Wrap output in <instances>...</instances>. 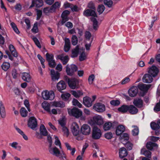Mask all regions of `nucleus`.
I'll use <instances>...</instances> for the list:
<instances>
[{
    "label": "nucleus",
    "mask_w": 160,
    "mask_h": 160,
    "mask_svg": "<svg viewBox=\"0 0 160 160\" xmlns=\"http://www.w3.org/2000/svg\"><path fill=\"white\" fill-rule=\"evenodd\" d=\"M92 121L94 123L99 125L102 124L103 123L102 118L99 115L94 116L92 119Z\"/></svg>",
    "instance_id": "nucleus-15"
},
{
    "label": "nucleus",
    "mask_w": 160,
    "mask_h": 160,
    "mask_svg": "<svg viewBox=\"0 0 160 160\" xmlns=\"http://www.w3.org/2000/svg\"><path fill=\"white\" fill-rule=\"evenodd\" d=\"M22 79L25 82H29L31 80V77L28 73L24 72L22 73Z\"/></svg>",
    "instance_id": "nucleus-29"
},
{
    "label": "nucleus",
    "mask_w": 160,
    "mask_h": 160,
    "mask_svg": "<svg viewBox=\"0 0 160 160\" xmlns=\"http://www.w3.org/2000/svg\"><path fill=\"white\" fill-rule=\"evenodd\" d=\"M55 139L54 143L55 145L57 146L58 145L60 148H61V145L60 141L59 140L58 137L57 136L55 137Z\"/></svg>",
    "instance_id": "nucleus-55"
},
{
    "label": "nucleus",
    "mask_w": 160,
    "mask_h": 160,
    "mask_svg": "<svg viewBox=\"0 0 160 160\" xmlns=\"http://www.w3.org/2000/svg\"><path fill=\"white\" fill-rule=\"evenodd\" d=\"M71 94L75 98H78L81 96L83 95V93L82 91L78 90L75 91L72 90L71 91Z\"/></svg>",
    "instance_id": "nucleus-34"
},
{
    "label": "nucleus",
    "mask_w": 160,
    "mask_h": 160,
    "mask_svg": "<svg viewBox=\"0 0 160 160\" xmlns=\"http://www.w3.org/2000/svg\"><path fill=\"white\" fill-rule=\"evenodd\" d=\"M28 125L32 129L36 130L38 126L37 121L36 118L33 117H30L28 121Z\"/></svg>",
    "instance_id": "nucleus-4"
},
{
    "label": "nucleus",
    "mask_w": 160,
    "mask_h": 160,
    "mask_svg": "<svg viewBox=\"0 0 160 160\" xmlns=\"http://www.w3.org/2000/svg\"><path fill=\"white\" fill-rule=\"evenodd\" d=\"M66 73L69 76H72L75 72L78 70L77 67L75 65L72 64L69 66L67 65L66 67Z\"/></svg>",
    "instance_id": "nucleus-5"
},
{
    "label": "nucleus",
    "mask_w": 160,
    "mask_h": 160,
    "mask_svg": "<svg viewBox=\"0 0 160 160\" xmlns=\"http://www.w3.org/2000/svg\"><path fill=\"white\" fill-rule=\"evenodd\" d=\"M128 111L132 114H135L138 113V110L135 106L133 105H130L128 106Z\"/></svg>",
    "instance_id": "nucleus-24"
},
{
    "label": "nucleus",
    "mask_w": 160,
    "mask_h": 160,
    "mask_svg": "<svg viewBox=\"0 0 160 160\" xmlns=\"http://www.w3.org/2000/svg\"><path fill=\"white\" fill-rule=\"evenodd\" d=\"M90 20L92 22L93 27V29L95 30H97L98 27V22L97 20L94 17L91 18Z\"/></svg>",
    "instance_id": "nucleus-35"
},
{
    "label": "nucleus",
    "mask_w": 160,
    "mask_h": 160,
    "mask_svg": "<svg viewBox=\"0 0 160 160\" xmlns=\"http://www.w3.org/2000/svg\"><path fill=\"white\" fill-rule=\"evenodd\" d=\"M42 108L45 110L49 113L51 112L50 105L46 101H44L42 104Z\"/></svg>",
    "instance_id": "nucleus-26"
},
{
    "label": "nucleus",
    "mask_w": 160,
    "mask_h": 160,
    "mask_svg": "<svg viewBox=\"0 0 160 160\" xmlns=\"http://www.w3.org/2000/svg\"><path fill=\"white\" fill-rule=\"evenodd\" d=\"M157 147L158 145L156 143L151 142H149L147 143L146 145L147 148L150 150H152L153 147Z\"/></svg>",
    "instance_id": "nucleus-39"
},
{
    "label": "nucleus",
    "mask_w": 160,
    "mask_h": 160,
    "mask_svg": "<svg viewBox=\"0 0 160 160\" xmlns=\"http://www.w3.org/2000/svg\"><path fill=\"white\" fill-rule=\"evenodd\" d=\"M66 87V85L65 82L63 81H61L58 82L57 84V88L59 91L65 89Z\"/></svg>",
    "instance_id": "nucleus-21"
},
{
    "label": "nucleus",
    "mask_w": 160,
    "mask_h": 160,
    "mask_svg": "<svg viewBox=\"0 0 160 160\" xmlns=\"http://www.w3.org/2000/svg\"><path fill=\"white\" fill-rule=\"evenodd\" d=\"M52 105L55 107L62 108L65 106L64 103L62 101H54L52 102Z\"/></svg>",
    "instance_id": "nucleus-32"
},
{
    "label": "nucleus",
    "mask_w": 160,
    "mask_h": 160,
    "mask_svg": "<svg viewBox=\"0 0 160 160\" xmlns=\"http://www.w3.org/2000/svg\"><path fill=\"white\" fill-rule=\"evenodd\" d=\"M105 7L102 5H99L97 9V11L99 14H101L104 11Z\"/></svg>",
    "instance_id": "nucleus-50"
},
{
    "label": "nucleus",
    "mask_w": 160,
    "mask_h": 160,
    "mask_svg": "<svg viewBox=\"0 0 160 160\" xmlns=\"http://www.w3.org/2000/svg\"><path fill=\"white\" fill-rule=\"evenodd\" d=\"M79 52V48L78 46H77L74 48L72 51L71 57L74 58L78 57Z\"/></svg>",
    "instance_id": "nucleus-28"
},
{
    "label": "nucleus",
    "mask_w": 160,
    "mask_h": 160,
    "mask_svg": "<svg viewBox=\"0 0 160 160\" xmlns=\"http://www.w3.org/2000/svg\"><path fill=\"white\" fill-rule=\"evenodd\" d=\"M0 114L1 117L4 118L6 115L5 108L3 103L2 101L0 102Z\"/></svg>",
    "instance_id": "nucleus-19"
},
{
    "label": "nucleus",
    "mask_w": 160,
    "mask_h": 160,
    "mask_svg": "<svg viewBox=\"0 0 160 160\" xmlns=\"http://www.w3.org/2000/svg\"><path fill=\"white\" fill-rule=\"evenodd\" d=\"M134 128L132 130V134L134 136H136L138 135L139 132V129L138 128L135 126L134 127Z\"/></svg>",
    "instance_id": "nucleus-52"
},
{
    "label": "nucleus",
    "mask_w": 160,
    "mask_h": 160,
    "mask_svg": "<svg viewBox=\"0 0 160 160\" xmlns=\"http://www.w3.org/2000/svg\"><path fill=\"white\" fill-rule=\"evenodd\" d=\"M158 72V68L154 66H152L149 68L148 71V73L153 77L156 76Z\"/></svg>",
    "instance_id": "nucleus-12"
},
{
    "label": "nucleus",
    "mask_w": 160,
    "mask_h": 160,
    "mask_svg": "<svg viewBox=\"0 0 160 160\" xmlns=\"http://www.w3.org/2000/svg\"><path fill=\"white\" fill-rule=\"evenodd\" d=\"M2 69L4 71H7L10 67V64L9 62H3L2 66Z\"/></svg>",
    "instance_id": "nucleus-42"
},
{
    "label": "nucleus",
    "mask_w": 160,
    "mask_h": 160,
    "mask_svg": "<svg viewBox=\"0 0 160 160\" xmlns=\"http://www.w3.org/2000/svg\"><path fill=\"white\" fill-rule=\"evenodd\" d=\"M38 25L37 23L34 24L32 31L33 32L37 33L38 32Z\"/></svg>",
    "instance_id": "nucleus-59"
},
{
    "label": "nucleus",
    "mask_w": 160,
    "mask_h": 160,
    "mask_svg": "<svg viewBox=\"0 0 160 160\" xmlns=\"http://www.w3.org/2000/svg\"><path fill=\"white\" fill-rule=\"evenodd\" d=\"M122 139H123L124 140H128V135L127 133H124L122 134L120 136Z\"/></svg>",
    "instance_id": "nucleus-60"
},
{
    "label": "nucleus",
    "mask_w": 160,
    "mask_h": 160,
    "mask_svg": "<svg viewBox=\"0 0 160 160\" xmlns=\"http://www.w3.org/2000/svg\"><path fill=\"white\" fill-rule=\"evenodd\" d=\"M83 14L87 17L91 16L93 17H97L95 11L92 9H87L84 11Z\"/></svg>",
    "instance_id": "nucleus-11"
},
{
    "label": "nucleus",
    "mask_w": 160,
    "mask_h": 160,
    "mask_svg": "<svg viewBox=\"0 0 160 160\" xmlns=\"http://www.w3.org/2000/svg\"><path fill=\"white\" fill-rule=\"evenodd\" d=\"M152 76L149 73L145 74L142 78V80L143 82L146 83H150L152 81Z\"/></svg>",
    "instance_id": "nucleus-13"
},
{
    "label": "nucleus",
    "mask_w": 160,
    "mask_h": 160,
    "mask_svg": "<svg viewBox=\"0 0 160 160\" xmlns=\"http://www.w3.org/2000/svg\"><path fill=\"white\" fill-rule=\"evenodd\" d=\"M125 130L124 127L122 125L118 126L116 128V134L118 136L121 135Z\"/></svg>",
    "instance_id": "nucleus-27"
},
{
    "label": "nucleus",
    "mask_w": 160,
    "mask_h": 160,
    "mask_svg": "<svg viewBox=\"0 0 160 160\" xmlns=\"http://www.w3.org/2000/svg\"><path fill=\"white\" fill-rule=\"evenodd\" d=\"M112 126V123L111 122L105 123L103 126V129L105 131L108 130L110 129Z\"/></svg>",
    "instance_id": "nucleus-44"
},
{
    "label": "nucleus",
    "mask_w": 160,
    "mask_h": 160,
    "mask_svg": "<svg viewBox=\"0 0 160 160\" xmlns=\"http://www.w3.org/2000/svg\"><path fill=\"white\" fill-rule=\"evenodd\" d=\"M68 112L70 115L72 116L77 118H80L82 120H85V117L82 116V112L80 109L74 107L72 109H68Z\"/></svg>",
    "instance_id": "nucleus-1"
},
{
    "label": "nucleus",
    "mask_w": 160,
    "mask_h": 160,
    "mask_svg": "<svg viewBox=\"0 0 160 160\" xmlns=\"http://www.w3.org/2000/svg\"><path fill=\"white\" fill-rule=\"evenodd\" d=\"M48 62V65L50 67L53 68L55 66L56 63L54 60H52V61H50V62Z\"/></svg>",
    "instance_id": "nucleus-62"
},
{
    "label": "nucleus",
    "mask_w": 160,
    "mask_h": 160,
    "mask_svg": "<svg viewBox=\"0 0 160 160\" xmlns=\"http://www.w3.org/2000/svg\"><path fill=\"white\" fill-rule=\"evenodd\" d=\"M81 132L83 135H89L91 132L90 126L87 124H84L81 128Z\"/></svg>",
    "instance_id": "nucleus-7"
},
{
    "label": "nucleus",
    "mask_w": 160,
    "mask_h": 160,
    "mask_svg": "<svg viewBox=\"0 0 160 160\" xmlns=\"http://www.w3.org/2000/svg\"><path fill=\"white\" fill-rule=\"evenodd\" d=\"M70 96V94L68 93H66L62 94L61 95V98L62 99L65 101H67L68 100Z\"/></svg>",
    "instance_id": "nucleus-48"
},
{
    "label": "nucleus",
    "mask_w": 160,
    "mask_h": 160,
    "mask_svg": "<svg viewBox=\"0 0 160 160\" xmlns=\"http://www.w3.org/2000/svg\"><path fill=\"white\" fill-rule=\"evenodd\" d=\"M150 86V85H146L143 83H139L138 85V88L143 92H147Z\"/></svg>",
    "instance_id": "nucleus-20"
},
{
    "label": "nucleus",
    "mask_w": 160,
    "mask_h": 160,
    "mask_svg": "<svg viewBox=\"0 0 160 160\" xmlns=\"http://www.w3.org/2000/svg\"><path fill=\"white\" fill-rule=\"evenodd\" d=\"M91 33L88 31H87L85 33V36L86 38V41H89L90 39V38L91 37Z\"/></svg>",
    "instance_id": "nucleus-61"
},
{
    "label": "nucleus",
    "mask_w": 160,
    "mask_h": 160,
    "mask_svg": "<svg viewBox=\"0 0 160 160\" xmlns=\"http://www.w3.org/2000/svg\"><path fill=\"white\" fill-rule=\"evenodd\" d=\"M129 105H122L118 108V110L122 113H125L128 111Z\"/></svg>",
    "instance_id": "nucleus-33"
},
{
    "label": "nucleus",
    "mask_w": 160,
    "mask_h": 160,
    "mask_svg": "<svg viewBox=\"0 0 160 160\" xmlns=\"http://www.w3.org/2000/svg\"><path fill=\"white\" fill-rule=\"evenodd\" d=\"M58 58L60 59L62 62L63 65H66L68 62L69 60V58L68 56H63V54H61L58 56Z\"/></svg>",
    "instance_id": "nucleus-22"
},
{
    "label": "nucleus",
    "mask_w": 160,
    "mask_h": 160,
    "mask_svg": "<svg viewBox=\"0 0 160 160\" xmlns=\"http://www.w3.org/2000/svg\"><path fill=\"white\" fill-rule=\"evenodd\" d=\"M100 2H103L104 4L109 8L112 7V2L111 0H98Z\"/></svg>",
    "instance_id": "nucleus-41"
},
{
    "label": "nucleus",
    "mask_w": 160,
    "mask_h": 160,
    "mask_svg": "<svg viewBox=\"0 0 160 160\" xmlns=\"http://www.w3.org/2000/svg\"><path fill=\"white\" fill-rule=\"evenodd\" d=\"M9 145L12 148H14L15 149H16L18 151H20L21 150V146L18 145V143L16 142H14L11 143H10Z\"/></svg>",
    "instance_id": "nucleus-45"
},
{
    "label": "nucleus",
    "mask_w": 160,
    "mask_h": 160,
    "mask_svg": "<svg viewBox=\"0 0 160 160\" xmlns=\"http://www.w3.org/2000/svg\"><path fill=\"white\" fill-rule=\"evenodd\" d=\"M154 110L155 112L160 111V103H157L154 108Z\"/></svg>",
    "instance_id": "nucleus-58"
},
{
    "label": "nucleus",
    "mask_w": 160,
    "mask_h": 160,
    "mask_svg": "<svg viewBox=\"0 0 160 160\" xmlns=\"http://www.w3.org/2000/svg\"><path fill=\"white\" fill-rule=\"evenodd\" d=\"M42 98L45 100H52L54 98V94L53 92H49L48 90L43 91L42 93Z\"/></svg>",
    "instance_id": "nucleus-6"
},
{
    "label": "nucleus",
    "mask_w": 160,
    "mask_h": 160,
    "mask_svg": "<svg viewBox=\"0 0 160 160\" xmlns=\"http://www.w3.org/2000/svg\"><path fill=\"white\" fill-rule=\"evenodd\" d=\"M102 135L101 131L100 128L97 126H94L92 129V137L94 140L99 139Z\"/></svg>",
    "instance_id": "nucleus-3"
},
{
    "label": "nucleus",
    "mask_w": 160,
    "mask_h": 160,
    "mask_svg": "<svg viewBox=\"0 0 160 160\" xmlns=\"http://www.w3.org/2000/svg\"><path fill=\"white\" fill-rule=\"evenodd\" d=\"M83 104L87 107H91L92 105L91 99L88 97H84L83 98Z\"/></svg>",
    "instance_id": "nucleus-17"
},
{
    "label": "nucleus",
    "mask_w": 160,
    "mask_h": 160,
    "mask_svg": "<svg viewBox=\"0 0 160 160\" xmlns=\"http://www.w3.org/2000/svg\"><path fill=\"white\" fill-rule=\"evenodd\" d=\"M9 49L12 55L15 57L18 56V54L16 52L14 46L12 45H10L9 47Z\"/></svg>",
    "instance_id": "nucleus-36"
},
{
    "label": "nucleus",
    "mask_w": 160,
    "mask_h": 160,
    "mask_svg": "<svg viewBox=\"0 0 160 160\" xmlns=\"http://www.w3.org/2000/svg\"><path fill=\"white\" fill-rule=\"evenodd\" d=\"M133 104L136 107L139 108H141L143 107V101L140 98L135 99L133 101Z\"/></svg>",
    "instance_id": "nucleus-23"
},
{
    "label": "nucleus",
    "mask_w": 160,
    "mask_h": 160,
    "mask_svg": "<svg viewBox=\"0 0 160 160\" xmlns=\"http://www.w3.org/2000/svg\"><path fill=\"white\" fill-rule=\"evenodd\" d=\"M138 92V88L137 87L133 86L129 90L128 93L131 97H134L136 96Z\"/></svg>",
    "instance_id": "nucleus-14"
},
{
    "label": "nucleus",
    "mask_w": 160,
    "mask_h": 160,
    "mask_svg": "<svg viewBox=\"0 0 160 160\" xmlns=\"http://www.w3.org/2000/svg\"><path fill=\"white\" fill-rule=\"evenodd\" d=\"M128 154V152L126 149L124 148H122L119 150V157L121 158H123L126 157Z\"/></svg>",
    "instance_id": "nucleus-25"
},
{
    "label": "nucleus",
    "mask_w": 160,
    "mask_h": 160,
    "mask_svg": "<svg viewBox=\"0 0 160 160\" xmlns=\"http://www.w3.org/2000/svg\"><path fill=\"white\" fill-rule=\"evenodd\" d=\"M37 20L39 19L42 15V11L41 10H37Z\"/></svg>",
    "instance_id": "nucleus-63"
},
{
    "label": "nucleus",
    "mask_w": 160,
    "mask_h": 160,
    "mask_svg": "<svg viewBox=\"0 0 160 160\" xmlns=\"http://www.w3.org/2000/svg\"><path fill=\"white\" fill-rule=\"evenodd\" d=\"M95 79V76L94 74H92L90 75L88 78V81L89 84H91L93 82Z\"/></svg>",
    "instance_id": "nucleus-56"
},
{
    "label": "nucleus",
    "mask_w": 160,
    "mask_h": 160,
    "mask_svg": "<svg viewBox=\"0 0 160 160\" xmlns=\"http://www.w3.org/2000/svg\"><path fill=\"white\" fill-rule=\"evenodd\" d=\"M62 18V20L61 21V23L62 25H63L66 21H68V20L67 16H61Z\"/></svg>",
    "instance_id": "nucleus-64"
},
{
    "label": "nucleus",
    "mask_w": 160,
    "mask_h": 160,
    "mask_svg": "<svg viewBox=\"0 0 160 160\" xmlns=\"http://www.w3.org/2000/svg\"><path fill=\"white\" fill-rule=\"evenodd\" d=\"M20 112L21 115L23 117H26L27 115L28 112L24 108H22Z\"/></svg>",
    "instance_id": "nucleus-47"
},
{
    "label": "nucleus",
    "mask_w": 160,
    "mask_h": 160,
    "mask_svg": "<svg viewBox=\"0 0 160 160\" xmlns=\"http://www.w3.org/2000/svg\"><path fill=\"white\" fill-rule=\"evenodd\" d=\"M150 126L151 128L153 130H157L160 129V120H158L157 123L154 122H151Z\"/></svg>",
    "instance_id": "nucleus-30"
},
{
    "label": "nucleus",
    "mask_w": 160,
    "mask_h": 160,
    "mask_svg": "<svg viewBox=\"0 0 160 160\" xmlns=\"http://www.w3.org/2000/svg\"><path fill=\"white\" fill-rule=\"evenodd\" d=\"M40 133L44 136H46L48 135V132L44 126L42 124L40 127Z\"/></svg>",
    "instance_id": "nucleus-31"
},
{
    "label": "nucleus",
    "mask_w": 160,
    "mask_h": 160,
    "mask_svg": "<svg viewBox=\"0 0 160 160\" xmlns=\"http://www.w3.org/2000/svg\"><path fill=\"white\" fill-rule=\"evenodd\" d=\"M60 5V3L58 2H55L50 8L51 11L52 12L55 11L56 8H58Z\"/></svg>",
    "instance_id": "nucleus-40"
},
{
    "label": "nucleus",
    "mask_w": 160,
    "mask_h": 160,
    "mask_svg": "<svg viewBox=\"0 0 160 160\" xmlns=\"http://www.w3.org/2000/svg\"><path fill=\"white\" fill-rule=\"evenodd\" d=\"M32 39L37 46L39 48H41V46L38 39L35 37H33Z\"/></svg>",
    "instance_id": "nucleus-54"
},
{
    "label": "nucleus",
    "mask_w": 160,
    "mask_h": 160,
    "mask_svg": "<svg viewBox=\"0 0 160 160\" xmlns=\"http://www.w3.org/2000/svg\"><path fill=\"white\" fill-rule=\"evenodd\" d=\"M93 109L98 112H102L105 110V105L101 103H95L93 106Z\"/></svg>",
    "instance_id": "nucleus-8"
},
{
    "label": "nucleus",
    "mask_w": 160,
    "mask_h": 160,
    "mask_svg": "<svg viewBox=\"0 0 160 160\" xmlns=\"http://www.w3.org/2000/svg\"><path fill=\"white\" fill-rule=\"evenodd\" d=\"M72 105L74 106H77L79 108L82 107V105L76 99L74 98L72 101Z\"/></svg>",
    "instance_id": "nucleus-46"
},
{
    "label": "nucleus",
    "mask_w": 160,
    "mask_h": 160,
    "mask_svg": "<svg viewBox=\"0 0 160 160\" xmlns=\"http://www.w3.org/2000/svg\"><path fill=\"white\" fill-rule=\"evenodd\" d=\"M71 129L73 134L74 136H77L79 133V127L76 122L72 123L71 126Z\"/></svg>",
    "instance_id": "nucleus-10"
},
{
    "label": "nucleus",
    "mask_w": 160,
    "mask_h": 160,
    "mask_svg": "<svg viewBox=\"0 0 160 160\" xmlns=\"http://www.w3.org/2000/svg\"><path fill=\"white\" fill-rule=\"evenodd\" d=\"M141 153L148 158H150L151 157V152L149 151H145L144 149H142L141 150Z\"/></svg>",
    "instance_id": "nucleus-43"
},
{
    "label": "nucleus",
    "mask_w": 160,
    "mask_h": 160,
    "mask_svg": "<svg viewBox=\"0 0 160 160\" xmlns=\"http://www.w3.org/2000/svg\"><path fill=\"white\" fill-rule=\"evenodd\" d=\"M51 75L52 79L53 81L58 80L59 78V73L57 72H55L53 69L51 70Z\"/></svg>",
    "instance_id": "nucleus-18"
},
{
    "label": "nucleus",
    "mask_w": 160,
    "mask_h": 160,
    "mask_svg": "<svg viewBox=\"0 0 160 160\" xmlns=\"http://www.w3.org/2000/svg\"><path fill=\"white\" fill-rule=\"evenodd\" d=\"M65 144L68 150L71 151V154L72 156H73L76 151L75 148H72L69 144L67 142H65Z\"/></svg>",
    "instance_id": "nucleus-38"
},
{
    "label": "nucleus",
    "mask_w": 160,
    "mask_h": 160,
    "mask_svg": "<svg viewBox=\"0 0 160 160\" xmlns=\"http://www.w3.org/2000/svg\"><path fill=\"white\" fill-rule=\"evenodd\" d=\"M64 80L67 82L70 88L72 89H78L79 88V82L78 80L75 78L70 79L67 76L64 77Z\"/></svg>",
    "instance_id": "nucleus-2"
},
{
    "label": "nucleus",
    "mask_w": 160,
    "mask_h": 160,
    "mask_svg": "<svg viewBox=\"0 0 160 160\" xmlns=\"http://www.w3.org/2000/svg\"><path fill=\"white\" fill-rule=\"evenodd\" d=\"M48 150L51 154L56 157H58L60 153L59 150L55 146L52 147V146H49Z\"/></svg>",
    "instance_id": "nucleus-9"
},
{
    "label": "nucleus",
    "mask_w": 160,
    "mask_h": 160,
    "mask_svg": "<svg viewBox=\"0 0 160 160\" xmlns=\"http://www.w3.org/2000/svg\"><path fill=\"white\" fill-rule=\"evenodd\" d=\"M110 103L112 105L118 106L120 104V102L118 100H113L111 101Z\"/></svg>",
    "instance_id": "nucleus-57"
},
{
    "label": "nucleus",
    "mask_w": 160,
    "mask_h": 160,
    "mask_svg": "<svg viewBox=\"0 0 160 160\" xmlns=\"http://www.w3.org/2000/svg\"><path fill=\"white\" fill-rule=\"evenodd\" d=\"M43 4V2L42 0H34L32 1V4L30 6V8L36 6L37 8L42 7Z\"/></svg>",
    "instance_id": "nucleus-16"
},
{
    "label": "nucleus",
    "mask_w": 160,
    "mask_h": 160,
    "mask_svg": "<svg viewBox=\"0 0 160 160\" xmlns=\"http://www.w3.org/2000/svg\"><path fill=\"white\" fill-rule=\"evenodd\" d=\"M9 49L12 55L15 57L18 56V54L16 52L14 46L12 45H10L9 47Z\"/></svg>",
    "instance_id": "nucleus-37"
},
{
    "label": "nucleus",
    "mask_w": 160,
    "mask_h": 160,
    "mask_svg": "<svg viewBox=\"0 0 160 160\" xmlns=\"http://www.w3.org/2000/svg\"><path fill=\"white\" fill-rule=\"evenodd\" d=\"M46 60L48 62L52 61L53 59L54 56L52 54H49L48 53H47L46 54Z\"/></svg>",
    "instance_id": "nucleus-49"
},
{
    "label": "nucleus",
    "mask_w": 160,
    "mask_h": 160,
    "mask_svg": "<svg viewBox=\"0 0 160 160\" xmlns=\"http://www.w3.org/2000/svg\"><path fill=\"white\" fill-rule=\"evenodd\" d=\"M78 38L76 36L73 35L72 38V43L73 45H76L78 43Z\"/></svg>",
    "instance_id": "nucleus-51"
},
{
    "label": "nucleus",
    "mask_w": 160,
    "mask_h": 160,
    "mask_svg": "<svg viewBox=\"0 0 160 160\" xmlns=\"http://www.w3.org/2000/svg\"><path fill=\"white\" fill-rule=\"evenodd\" d=\"M86 58V56L85 54V53L84 52H83L82 53H81L79 57V60L80 61H83Z\"/></svg>",
    "instance_id": "nucleus-53"
}]
</instances>
